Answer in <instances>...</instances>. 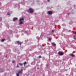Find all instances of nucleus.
<instances>
[{
  "label": "nucleus",
  "instance_id": "f257e3e1",
  "mask_svg": "<svg viewBox=\"0 0 76 76\" xmlns=\"http://www.w3.org/2000/svg\"><path fill=\"white\" fill-rule=\"evenodd\" d=\"M28 11L30 12V13H31L34 12V10L32 8H30L29 9Z\"/></svg>",
  "mask_w": 76,
  "mask_h": 76
},
{
  "label": "nucleus",
  "instance_id": "f03ea898",
  "mask_svg": "<svg viewBox=\"0 0 76 76\" xmlns=\"http://www.w3.org/2000/svg\"><path fill=\"white\" fill-rule=\"evenodd\" d=\"M58 54L60 56H63V54H64V53L61 52H58Z\"/></svg>",
  "mask_w": 76,
  "mask_h": 76
},
{
  "label": "nucleus",
  "instance_id": "7ed1b4c3",
  "mask_svg": "<svg viewBox=\"0 0 76 76\" xmlns=\"http://www.w3.org/2000/svg\"><path fill=\"white\" fill-rule=\"evenodd\" d=\"M24 20V18H20V19L19 20V21L20 22L21 21H23V20Z\"/></svg>",
  "mask_w": 76,
  "mask_h": 76
},
{
  "label": "nucleus",
  "instance_id": "20e7f679",
  "mask_svg": "<svg viewBox=\"0 0 76 76\" xmlns=\"http://www.w3.org/2000/svg\"><path fill=\"white\" fill-rule=\"evenodd\" d=\"M48 13L49 15H52L53 13V12H52L51 11H48Z\"/></svg>",
  "mask_w": 76,
  "mask_h": 76
},
{
  "label": "nucleus",
  "instance_id": "39448f33",
  "mask_svg": "<svg viewBox=\"0 0 76 76\" xmlns=\"http://www.w3.org/2000/svg\"><path fill=\"white\" fill-rule=\"evenodd\" d=\"M22 69H21V70L19 71L18 72V73H22Z\"/></svg>",
  "mask_w": 76,
  "mask_h": 76
},
{
  "label": "nucleus",
  "instance_id": "423d86ee",
  "mask_svg": "<svg viewBox=\"0 0 76 76\" xmlns=\"http://www.w3.org/2000/svg\"><path fill=\"white\" fill-rule=\"evenodd\" d=\"M17 19H18V18H14L13 19V21H15V20H17Z\"/></svg>",
  "mask_w": 76,
  "mask_h": 76
},
{
  "label": "nucleus",
  "instance_id": "0eeeda50",
  "mask_svg": "<svg viewBox=\"0 0 76 76\" xmlns=\"http://www.w3.org/2000/svg\"><path fill=\"white\" fill-rule=\"evenodd\" d=\"M52 45H53V46H56V44H54L53 43H52Z\"/></svg>",
  "mask_w": 76,
  "mask_h": 76
},
{
  "label": "nucleus",
  "instance_id": "6e6552de",
  "mask_svg": "<svg viewBox=\"0 0 76 76\" xmlns=\"http://www.w3.org/2000/svg\"><path fill=\"white\" fill-rule=\"evenodd\" d=\"M19 65H20V66H22L23 65V64H22V63H20L19 64Z\"/></svg>",
  "mask_w": 76,
  "mask_h": 76
},
{
  "label": "nucleus",
  "instance_id": "1a4fd4ad",
  "mask_svg": "<svg viewBox=\"0 0 76 76\" xmlns=\"http://www.w3.org/2000/svg\"><path fill=\"white\" fill-rule=\"evenodd\" d=\"M71 56H72V57H74L75 56V55H73V54H71Z\"/></svg>",
  "mask_w": 76,
  "mask_h": 76
},
{
  "label": "nucleus",
  "instance_id": "9d476101",
  "mask_svg": "<svg viewBox=\"0 0 76 76\" xmlns=\"http://www.w3.org/2000/svg\"><path fill=\"white\" fill-rule=\"evenodd\" d=\"M17 76H19V73L17 74Z\"/></svg>",
  "mask_w": 76,
  "mask_h": 76
},
{
  "label": "nucleus",
  "instance_id": "9b49d317",
  "mask_svg": "<svg viewBox=\"0 0 76 76\" xmlns=\"http://www.w3.org/2000/svg\"><path fill=\"white\" fill-rule=\"evenodd\" d=\"M4 40H5V39H2L1 41L2 42H4Z\"/></svg>",
  "mask_w": 76,
  "mask_h": 76
},
{
  "label": "nucleus",
  "instance_id": "f8f14e48",
  "mask_svg": "<svg viewBox=\"0 0 76 76\" xmlns=\"http://www.w3.org/2000/svg\"><path fill=\"white\" fill-rule=\"evenodd\" d=\"M22 23H23V22H22V21H21L20 22V24H22Z\"/></svg>",
  "mask_w": 76,
  "mask_h": 76
},
{
  "label": "nucleus",
  "instance_id": "ddd939ff",
  "mask_svg": "<svg viewBox=\"0 0 76 76\" xmlns=\"http://www.w3.org/2000/svg\"><path fill=\"white\" fill-rule=\"evenodd\" d=\"M23 64L25 66V64H26V62H24Z\"/></svg>",
  "mask_w": 76,
  "mask_h": 76
},
{
  "label": "nucleus",
  "instance_id": "4468645a",
  "mask_svg": "<svg viewBox=\"0 0 76 76\" xmlns=\"http://www.w3.org/2000/svg\"><path fill=\"white\" fill-rule=\"evenodd\" d=\"M49 41H51V38H49Z\"/></svg>",
  "mask_w": 76,
  "mask_h": 76
},
{
  "label": "nucleus",
  "instance_id": "2eb2a0df",
  "mask_svg": "<svg viewBox=\"0 0 76 76\" xmlns=\"http://www.w3.org/2000/svg\"><path fill=\"white\" fill-rule=\"evenodd\" d=\"M39 58H41V56H39Z\"/></svg>",
  "mask_w": 76,
  "mask_h": 76
},
{
  "label": "nucleus",
  "instance_id": "dca6fc26",
  "mask_svg": "<svg viewBox=\"0 0 76 76\" xmlns=\"http://www.w3.org/2000/svg\"><path fill=\"white\" fill-rule=\"evenodd\" d=\"M37 39H39V37H37Z\"/></svg>",
  "mask_w": 76,
  "mask_h": 76
},
{
  "label": "nucleus",
  "instance_id": "f3484780",
  "mask_svg": "<svg viewBox=\"0 0 76 76\" xmlns=\"http://www.w3.org/2000/svg\"><path fill=\"white\" fill-rule=\"evenodd\" d=\"M7 15H10V13L8 12V13H7Z\"/></svg>",
  "mask_w": 76,
  "mask_h": 76
},
{
  "label": "nucleus",
  "instance_id": "a211bd4d",
  "mask_svg": "<svg viewBox=\"0 0 76 76\" xmlns=\"http://www.w3.org/2000/svg\"><path fill=\"white\" fill-rule=\"evenodd\" d=\"M19 44H20V45H21V44H22V43L20 42L19 43Z\"/></svg>",
  "mask_w": 76,
  "mask_h": 76
},
{
  "label": "nucleus",
  "instance_id": "6ab92c4d",
  "mask_svg": "<svg viewBox=\"0 0 76 76\" xmlns=\"http://www.w3.org/2000/svg\"><path fill=\"white\" fill-rule=\"evenodd\" d=\"M32 63H33V64H35V62H33Z\"/></svg>",
  "mask_w": 76,
  "mask_h": 76
},
{
  "label": "nucleus",
  "instance_id": "aec40b11",
  "mask_svg": "<svg viewBox=\"0 0 76 76\" xmlns=\"http://www.w3.org/2000/svg\"><path fill=\"white\" fill-rule=\"evenodd\" d=\"M12 63H15V61H12Z\"/></svg>",
  "mask_w": 76,
  "mask_h": 76
},
{
  "label": "nucleus",
  "instance_id": "412c9836",
  "mask_svg": "<svg viewBox=\"0 0 76 76\" xmlns=\"http://www.w3.org/2000/svg\"><path fill=\"white\" fill-rule=\"evenodd\" d=\"M2 20H1V18H0V21H1Z\"/></svg>",
  "mask_w": 76,
  "mask_h": 76
},
{
  "label": "nucleus",
  "instance_id": "4be33fe9",
  "mask_svg": "<svg viewBox=\"0 0 76 76\" xmlns=\"http://www.w3.org/2000/svg\"><path fill=\"white\" fill-rule=\"evenodd\" d=\"M17 42L18 43H19V41H17Z\"/></svg>",
  "mask_w": 76,
  "mask_h": 76
},
{
  "label": "nucleus",
  "instance_id": "5701e85b",
  "mask_svg": "<svg viewBox=\"0 0 76 76\" xmlns=\"http://www.w3.org/2000/svg\"><path fill=\"white\" fill-rule=\"evenodd\" d=\"M75 35H76V31L75 32Z\"/></svg>",
  "mask_w": 76,
  "mask_h": 76
},
{
  "label": "nucleus",
  "instance_id": "b1692460",
  "mask_svg": "<svg viewBox=\"0 0 76 76\" xmlns=\"http://www.w3.org/2000/svg\"><path fill=\"white\" fill-rule=\"evenodd\" d=\"M54 32V30H52V32Z\"/></svg>",
  "mask_w": 76,
  "mask_h": 76
},
{
  "label": "nucleus",
  "instance_id": "393cba45",
  "mask_svg": "<svg viewBox=\"0 0 76 76\" xmlns=\"http://www.w3.org/2000/svg\"><path fill=\"white\" fill-rule=\"evenodd\" d=\"M56 39H58V37H57L56 38Z\"/></svg>",
  "mask_w": 76,
  "mask_h": 76
},
{
  "label": "nucleus",
  "instance_id": "a878e982",
  "mask_svg": "<svg viewBox=\"0 0 76 76\" xmlns=\"http://www.w3.org/2000/svg\"><path fill=\"white\" fill-rule=\"evenodd\" d=\"M19 67V66L17 65V67Z\"/></svg>",
  "mask_w": 76,
  "mask_h": 76
},
{
  "label": "nucleus",
  "instance_id": "bb28decb",
  "mask_svg": "<svg viewBox=\"0 0 76 76\" xmlns=\"http://www.w3.org/2000/svg\"><path fill=\"white\" fill-rule=\"evenodd\" d=\"M1 3H0V6L1 5Z\"/></svg>",
  "mask_w": 76,
  "mask_h": 76
},
{
  "label": "nucleus",
  "instance_id": "cd10ccee",
  "mask_svg": "<svg viewBox=\"0 0 76 76\" xmlns=\"http://www.w3.org/2000/svg\"><path fill=\"white\" fill-rule=\"evenodd\" d=\"M48 2L50 1V0H48Z\"/></svg>",
  "mask_w": 76,
  "mask_h": 76
},
{
  "label": "nucleus",
  "instance_id": "c85d7f7f",
  "mask_svg": "<svg viewBox=\"0 0 76 76\" xmlns=\"http://www.w3.org/2000/svg\"><path fill=\"white\" fill-rule=\"evenodd\" d=\"M7 56H6V57H7Z\"/></svg>",
  "mask_w": 76,
  "mask_h": 76
},
{
  "label": "nucleus",
  "instance_id": "c756f323",
  "mask_svg": "<svg viewBox=\"0 0 76 76\" xmlns=\"http://www.w3.org/2000/svg\"><path fill=\"white\" fill-rule=\"evenodd\" d=\"M74 38V39H76V38Z\"/></svg>",
  "mask_w": 76,
  "mask_h": 76
},
{
  "label": "nucleus",
  "instance_id": "7c9ffc66",
  "mask_svg": "<svg viewBox=\"0 0 76 76\" xmlns=\"http://www.w3.org/2000/svg\"><path fill=\"white\" fill-rule=\"evenodd\" d=\"M68 15H69V13H68Z\"/></svg>",
  "mask_w": 76,
  "mask_h": 76
},
{
  "label": "nucleus",
  "instance_id": "2f4dec72",
  "mask_svg": "<svg viewBox=\"0 0 76 76\" xmlns=\"http://www.w3.org/2000/svg\"><path fill=\"white\" fill-rule=\"evenodd\" d=\"M26 32H27V31H26Z\"/></svg>",
  "mask_w": 76,
  "mask_h": 76
},
{
  "label": "nucleus",
  "instance_id": "473e14b6",
  "mask_svg": "<svg viewBox=\"0 0 76 76\" xmlns=\"http://www.w3.org/2000/svg\"><path fill=\"white\" fill-rule=\"evenodd\" d=\"M2 72H3V71H2Z\"/></svg>",
  "mask_w": 76,
  "mask_h": 76
},
{
  "label": "nucleus",
  "instance_id": "72a5a7b5",
  "mask_svg": "<svg viewBox=\"0 0 76 76\" xmlns=\"http://www.w3.org/2000/svg\"><path fill=\"white\" fill-rule=\"evenodd\" d=\"M74 37H75V36H74Z\"/></svg>",
  "mask_w": 76,
  "mask_h": 76
}]
</instances>
